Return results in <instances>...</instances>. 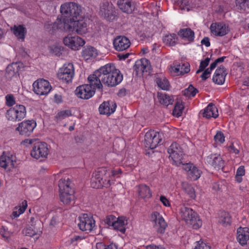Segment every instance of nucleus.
Segmentation results:
<instances>
[{
  "mask_svg": "<svg viewBox=\"0 0 249 249\" xmlns=\"http://www.w3.org/2000/svg\"><path fill=\"white\" fill-rule=\"evenodd\" d=\"M123 75L119 70L116 69L113 64H107L95 71L89 76L88 80L92 88L102 89L103 84L108 87H114L120 84L123 80Z\"/></svg>",
  "mask_w": 249,
  "mask_h": 249,
  "instance_id": "f257e3e1",
  "label": "nucleus"
},
{
  "mask_svg": "<svg viewBox=\"0 0 249 249\" xmlns=\"http://www.w3.org/2000/svg\"><path fill=\"white\" fill-rule=\"evenodd\" d=\"M120 173V169L111 171L107 167L99 168L93 173L91 186L94 188L107 187L111 184V176H114Z\"/></svg>",
  "mask_w": 249,
  "mask_h": 249,
  "instance_id": "f03ea898",
  "label": "nucleus"
},
{
  "mask_svg": "<svg viewBox=\"0 0 249 249\" xmlns=\"http://www.w3.org/2000/svg\"><path fill=\"white\" fill-rule=\"evenodd\" d=\"M178 213L179 216L189 227L197 230L202 226V222L199 216L191 208L182 205Z\"/></svg>",
  "mask_w": 249,
  "mask_h": 249,
  "instance_id": "7ed1b4c3",
  "label": "nucleus"
},
{
  "mask_svg": "<svg viewBox=\"0 0 249 249\" xmlns=\"http://www.w3.org/2000/svg\"><path fill=\"white\" fill-rule=\"evenodd\" d=\"M60 12L65 17L64 19H77L84 17L83 8L78 3L70 2H66L60 6Z\"/></svg>",
  "mask_w": 249,
  "mask_h": 249,
  "instance_id": "20e7f679",
  "label": "nucleus"
},
{
  "mask_svg": "<svg viewBox=\"0 0 249 249\" xmlns=\"http://www.w3.org/2000/svg\"><path fill=\"white\" fill-rule=\"evenodd\" d=\"M26 113V109L24 106L17 105L7 110L5 116L8 121L16 123L25 118Z\"/></svg>",
  "mask_w": 249,
  "mask_h": 249,
  "instance_id": "39448f33",
  "label": "nucleus"
},
{
  "mask_svg": "<svg viewBox=\"0 0 249 249\" xmlns=\"http://www.w3.org/2000/svg\"><path fill=\"white\" fill-rule=\"evenodd\" d=\"M74 76V68L73 64L67 63L64 64L59 69L57 73L58 79L63 83H69L72 82Z\"/></svg>",
  "mask_w": 249,
  "mask_h": 249,
  "instance_id": "423d86ee",
  "label": "nucleus"
},
{
  "mask_svg": "<svg viewBox=\"0 0 249 249\" xmlns=\"http://www.w3.org/2000/svg\"><path fill=\"white\" fill-rule=\"evenodd\" d=\"M68 25H66V31L75 32L79 35H83L88 31L87 23L83 20H80L79 18L77 19H68Z\"/></svg>",
  "mask_w": 249,
  "mask_h": 249,
  "instance_id": "0eeeda50",
  "label": "nucleus"
},
{
  "mask_svg": "<svg viewBox=\"0 0 249 249\" xmlns=\"http://www.w3.org/2000/svg\"><path fill=\"white\" fill-rule=\"evenodd\" d=\"M161 142V135L158 132L150 130L145 134L144 144L147 148L154 149Z\"/></svg>",
  "mask_w": 249,
  "mask_h": 249,
  "instance_id": "6e6552de",
  "label": "nucleus"
},
{
  "mask_svg": "<svg viewBox=\"0 0 249 249\" xmlns=\"http://www.w3.org/2000/svg\"><path fill=\"white\" fill-rule=\"evenodd\" d=\"M99 15L108 21H112L116 17L115 8L111 3L105 2L101 3Z\"/></svg>",
  "mask_w": 249,
  "mask_h": 249,
  "instance_id": "1a4fd4ad",
  "label": "nucleus"
},
{
  "mask_svg": "<svg viewBox=\"0 0 249 249\" xmlns=\"http://www.w3.org/2000/svg\"><path fill=\"white\" fill-rule=\"evenodd\" d=\"M34 92L38 95H47L51 91L52 87L48 81L39 79L33 84Z\"/></svg>",
  "mask_w": 249,
  "mask_h": 249,
  "instance_id": "9d476101",
  "label": "nucleus"
},
{
  "mask_svg": "<svg viewBox=\"0 0 249 249\" xmlns=\"http://www.w3.org/2000/svg\"><path fill=\"white\" fill-rule=\"evenodd\" d=\"M169 157L173 163L177 166L182 164L183 152L179 145L176 142H173L168 149Z\"/></svg>",
  "mask_w": 249,
  "mask_h": 249,
  "instance_id": "9b49d317",
  "label": "nucleus"
},
{
  "mask_svg": "<svg viewBox=\"0 0 249 249\" xmlns=\"http://www.w3.org/2000/svg\"><path fill=\"white\" fill-rule=\"evenodd\" d=\"M79 222L78 226L81 231L89 232L95 226V221L92 216L84 213L79 217Z\"/></svg>",
  "mask_w": 249,
  "mask_h": 249,
  "instance_id": "f8f14e48",
  "label": "nucleus"
},
{
  "mask_svg": "<svg viewBox=\"0 0 249 249\" xmlns=\"http://www.w3.org/2000/svg\"><path fill=\"white\" fill-rule=\"evenodd\" d=\"M49 150L48 145L44 142H38L35 143L31 151V156L36 159L46 158Z\"/></svg>",
  "mask_w": 249,
  "mask_h": 249,
  "instance_id": "ddd939ff",
  "label": "nucleus"
},
{
  "mask_svg": "<svg viewBox=\"0 0 249 249\" xmlns=\"http://www.w3.org/2000/svg\"><path fill=\"white\" fill-rule=\"evenodd\" d=\"M36 126V122L32 120H26L22 121L18 124V126L16 128L20 135L25 137L29 136L33 132Z\"/></svg>",
  "mask_w": 249,
  "mask_h": 249,
  "instance_id": "4468645a",
  "label": "nucleus"
},
{
  "mask_svg": "<svg viewBox=\"0 0 249 249\" xmlns=\"http://www.w3.org/2000/svg\"><path fill=\"white\" fill-rule=\"evenodd\" d=\"M65 45L73 50H79L85 44V41L77 36L68 35L63 39Z\"/></svg>",
  "mask_w": 249,
  "mask_h": 249,
  "instance_id": "2eb2a0df",
  "label": "nucleus"
},
{
  "mask_svg": "<svg viewBox=\"0 0 249 249\" xmlns=\"http://www.w3.org/2000/svg\"><path fill=\"white\" fill-rule=\"evenodd\" d=\"M76 96L83 99H89L93 96L95 90L88 84L82 85L77 87L75 90Z\"/></svg>",
  "mask_w": 249,
  "mask_h": 249,
  "instance_id": "dca6fc26",
  "label": "nucleus"
},
{
  "mask_svg": "<svg viewBox=\"0 0 249 249\" xmlns=\"http://www.w3.org/2000/svg\"><path fill=\"white\" fill-rule=\"evenodd\" d=\"M207 163L216 170L223 169L224 161L219 154H212L206 158Z\"/></svg>",
  "mask_w": 249,
  "mask_h": 249,
  "instance_id": "f3484780",
  "label": "nucleus"
},
{
  "mask_svg": "<svg viewBox=\"0 0 249 249\" xmlns=\"http://www.w3.org/2000/svg\"><path fill=\"white\" fill-rule=\"evenodd\" d=\"M151 220L154 226L157 228L158 231L162 232L167 226V223L162 216L158 212H154L151 215Z\"/></svg>",
  "mask_w": 249,
  "mask_h": 249,
  "instance_id": "a211bd4d",
  "label": "nucleus"
},
{
  "mask_svg": "<svg viewBox=\"0 0 249 249\" xmlns=\"http://www.w3.org/2000/svg\"><path fill=\"white\" fill-rule=\"evenodd\" d=\"M182 168L187 173L188 177L192 180L198 179L201 174V172L197 167L193 163H187L182 164Z\"/></svg>",
  "mask_w": 249,
  "mask_h": 249,
  "instance_id": "6ab92c4d",
  "label": "nucleus"
},
{
  "mask_svg": "<svg viewBox=\"0 0 249 249\" xmlns=\"http://www.w3.org/2000/svg\"><path fill=\"white\" fill-rule=\"evenodd\" d=\"M211 33L215 36H223L227 35L229 29L228 26L223 23H213L210 26Z\"/></svg>",
  "mask_w": 249,
  "mask_h": 249,
  "instance_id": "aec40b11",
  "label": "nucleus"
},
{
  "mask_svg": "<svg viewBox=\"0 0 249 249\" xmlns=\"http://www.w3.org/2000/svg\"><path fill=\"white\" fill-rule=\"evenodd\" d=\"M113 46L116 51H123L130 47V41L124 36H118L114 39Z\"/></svg>",
  "mask_w": 249,
  "mask_h": 249,
  "instance_id": "412c9836",
  "label": "nucleus"
},
{
  "mask_svg": "<svg viewBox=\"0 0 249 249\" xmlns=\"http://www.w3.org/2000/svg\"><path fill=\"white\" fill-rule=\"evenodd\" d=\"M68 19L62 20L57 18L56 20L52 24H47L45 27L50 33H53L57 30H64L66 31V25H68Z\"/></svg>",
  "mask_w": 249,
  "mask_h": 249,
  "instance_id": "4be33fe9",
  "label": "nucleus"
},
{
  "mask_svg": "<svg viewBox=\"0 0 249 249\" xmlns=\"http://www.w3.org/2000/svg\"><path fill=\"white\" fill-rule=\"evenodd\" d=\"M14 157L10 153L3 152L0 157V166L4 169L10 170L14 167Z\"/></svg>",
  "mask_w": 249,
  "mask_h": 249,
  "instance_id": "5701e85b",
  "label": "nucleus"
},
{
  "mask_svg": "<svg viewBox=\"0 0 249 249\" xmlns=\"http://www.w3.org/2000/svg\"><path fill=\"white\" fill-rule=\"evenodd\" d=\"M116 108V105L113 101L104 102L100 105L99 111L100 114L109 115L114 113Z\"/></svg>",
  "mask_w": 249,
  "mask_h": 249,
  "instance_id": "b1692460",
  "label": "nucleus"
},
{
  "mask_svg": "<svg viewBox=\"0 0 249 249\" xmlns=\"http://www.w3.org/2000/svg\"><path fill=\"white\" fill-rule=\"evenodd\" d=\"M237 240L242 246L247 244L249 240V229L248 228L239 227L237 231Z\"/></svg>",
  "mask_w": 249,
  "mask_h": 249,
  "instance_id": "393cba45",
  "label": "nucleus"
},
{
  "mask_svg": "<svg viewBox=\"0 0 249 249\" xmlns=\"http://www.w3.org/2000/svg\"><path fill=\"white\" fill-rule=\"evenodd\" d=\"M227 75L225 69L222 67L217 68L213 76V82L217 85H222L225 80V77Z\"/></svg>",
  "mask_w": 249,
  "mask_h": 249,
  "instance_id": "a878e982",
  "label": "nucleus"
},
{
  "mask_svg": "<svg viewBox=\"0 0 249 249\" xmlns=\"http://www.w3.org/2000/svg\"><path fill=\"white\" fill-rule=\"evenodd\" d=\"M117 5L123 12L131 14L135 9L134 4L130 0H118Z\"/></svg>",
  "mask_w": 249,
  "mask_h": 249,
  "instance_id": "bb28decb",
  "label": "nucleus"
},
{
  "mask_svg": "<svg viewBox=\"0 0 249 249\" xmlns=\"http://www.w3.org/2000/svg\"><path fill=\"white\" fill-rule=\"evenodd\" d=\"M135 67L137 72L141 73L149 72L151 68L149 61L145 58L136 61Z\"/></svg>",
  "mask_w": 249,
  "mask_h": 249,
  "instance_id": "cd10ccee",
  "label": "nucleus"
},
{
  "mask_svg": "<svg viewBox=\"0 0 249 249\" xmlns=\"http://www.w3.org/2000/svg\"><path fill=\"white\" fill-rule=\"evenodd\" d=\"M98 54L97 49L90 46L85 47L82 52V56L86 60L95 59Z\"/></svg>",
  "mask_w": 249,
  "mask_h": 249,
  "instance_id": "c85d7f7f",
  "label": "nucleus"
},
{
  "mask_svg": "<svg viewBox=\"0 0 249 249\" xmlns=\"http://www.w3.org/2000/svg\"><path fill=\"white\" fill-rule=\"evenodd\" d=\"M20 69L19 63H13L9 65L6 70V76L7 78L12 79L19 76L18 71Z\"/></svg>",
  "mask_w": 249,
  "mask_h": 249,
  "instance_id": "c756f323",
  "label": "nucleus"
},
{
  "mask_svg": "<svg viewBox=\"0 0 249 249\" xmlns=\"http://www.w3.org/2000/svg\"><path fill=\"white\" fill-rule=\"evenodd\" d=\"M203 116L207 119L211 117L216 118L218 116V111L216 106L211 103L204 109Z\"/></svg>",
  "mask_w": 249,
  "mask_h": 249,
  "instance_id": "7c9ffc66",
  "label": "nucleus"
},
{
  "mask_svg": "<svg viewBox=\"0 0 249 249\" xmlns=\"http://www.w3.org/2000/svg\"><path fill=\"white\" fill-rule=\"evenodd\" d=\"M137 191L139 196L141 198H149L152 196L150 188L145 184H141L137 186Z\"/></svg>",
  "mask_w": 249,
  "mask_h": 249,
  "instance_id": "2f4dec72",
  "label": "nucleus"
},
{
  "mask_svg": "<svg viewBox=\"0 0 249 249\" xmlns=\"http://www.w3.org/2000/svg\"><path fill=\"white\" fill-rule=\"evenodd\" d=\"M179 35L184 40L188 42H191L194 40L195 33L190 28H187L180 30Z\"/></svg>",
  "mask_w": 249,
  "mask_h": 249,
  "instance_id": "473e14b6",
  "label": "nucleus"
},
{
  "mask_svg": "<svg viewBox=\"0 0 249 249\" xmlns=\"http://www.w3.org/2000/svg\"><path fill=\"white\" fill-rule=\"evenodd\" d=\"M71 181L69 178L66 176L60 179L58 183L59 192L63 191H71L72 190L71 187Z\"/></svg>",
  "mask_w": 249,
  "mask_h": 249,
  "instance_id": "72a5a7b5",
  "label": "nucleus"
},
{
  "mask_svg": "<svg viewBox=\"0 0 249 249\" xmlns=\"http://www.w3.org/2000/svg\"><path fill=\"white\" fill-rule=\"evenodd\" d=\"M60 200L66 205L71 204V202L74 200L73 191H63L60 192Z\"/></svg>",
  "mask_w": 249,
  "mask_h": 249,
  "instance_id": "f704fd0d",
  "label": "nucleus"
},
{
  "mask_svg": "<svg viewBox=\"0 0 249 249\" xmlns=\"http://www.w3.org/2000/svg\"><path fill=\"white\" fill-rule=\"evenodd\" d=\"M14 34L18 39L24 40L26 33V28L23 25H15L12 28Z\"/></svg>",
  "mask_w": 249,
  "mask_h": 249,
  "instance_id": "c9c22d12",
  "label": "nucleus"
},
{
  "mask_svg": "<svg viewBox=\"0 0 249 249\" xmlns=\"http://www.w3.org/2000/svg\"><path fill=\"white\" fill-rule=\"evenodd\" d=\"M126 224L125 218L124 217H119L115 219L113 224L114 229L120 231L122 233H124L125 231V226Z\"/></svg>",
  "mask_w": 249,
  "mask_h": 249,
  "instance_id": "e433bc0d",
  "label": "nucleus"
},
{
  "mask_svg": "<svg viewBox=\"0 0 249 249\" xmlns=\"http://www.w3.org/2000/svg\"><path fill=\"white\" fill-rule=\"evenodd\" d=\"M155 81L160 89L164 90H168L170 89V85L167 78L163 76H158L156 77Z\"/></svg>",
  "mask_w": 249,
  "mask_h": 249,
  "instance_id": "4c0bfd02",
  "label": "nucleus"
},
{
  "mask_svg": "<svg viewBox=\"0 0 249 249\" xmlns=\"http://www.w3.org/2000/svg\"><path fill=\"white\" fill-rule=\"evenodd\" d=\"M158 98L161 104L167 106L170 104H172L174 101L171 96L163 93H158Z\"/></svg>",
  "mask_w": 249,
  "mask_h": 249,
  "instance_id": "58836bf2",
  "label": "nucleus"
},
{
  "mask_svg": "<svg viewBox=\"0 0 249 249\" xmlns=\"http://www.w3.org/2000/svg\"><path fill=\"white\" fill-rule=\"evenodd\" d=\"M27 207V202L26 200H23L20 206L18 207L15 208L14 211L12 213L13 216L15 218L18 217L25 212Z\"/></svg>",
  "mask_w": 249,
  "mask_h": 249,
  "instance_id": "ea45409f",
  "label": "nucleus"
},
{
  "mask_svg": "<svg viewBox=\"0 0 249 249\" xmlns=\"http://www.w3.org/2000/svg\"><path fill=\"white\" fill-rule=\"evenodd\" d=\"M184 106L182 101H177L175 105L173 110V115L176 117H179L181 116Z\"/></svg>",
  "mask_w": 249,
  "mask_h": 249,
  "instance_id": "a19ab883",
  "label": "nucleus"
},
{
  "mask_svg": "<svg viewBox=\"0 0 249 249\" xmlns=\"http://www.w3.org/2000/svg\"><path fill=\"white\" fill-rule=\"evenodd\" d=\"M182 187L185 192L193 199H195L196 197L194 188L190 185L186 183H183Z\"/></svg>",
  "mask_w": 249,
  "mask_h": 249,
  "instance_id": "79ce46f5",
  "label": "nucleus"
},
{
  "mask_svg": "<svg viewBox=\"0 0 249 249\" xmlns=\"http://www.w3.org/2000/svg\"><path fill=\"white\" fill-rule=\"evenodd\" d=\"M177 36L175 34L165 36L163 39V42L169 46H174L176 43Z\"/></svg>",
  "mask_w": 249,
  "mask_h": 249,
  "instance_id": "37998d69",
  "label": "nucleus"
},
{
  "mask_svg": "<svg viewBox=\"0 0 249 249\" xmlns=\"http://www.w3.org/2000/svg\"><path fill=\"white\" fill-rule=\"evenodd\" d=\"M71 115V112L70 110H65L59 111L55 116L57 121H61L63 119Z\"/></svg>",
  "mask_w": 249,
  "mask_h": 249,
  "instance_id": "c03bdc74",
  "label": "nucleus"
},
{
  "mask_svg": "<svg viewBox=\"0 0 249 249\" xmlns=\"http://www.w3.org/2000/svg\"><path fill=\"white\" fill-rule=\"evenodd\" d=\"M96 249H118V246L115 244L111 243L107 245L103 243H97L96 244Z\"/></svg>",
  "mask_w": 249,
  "mask_h": 249,
  "instance_id": "a18cd8bd",
  "label": "nucleus"
},
{
  "mask_svg": "<svg viewBox=\"0 0 249 249\" xmlns=\"http://www.w3.org/2000/svg\"><path fill=\"white\" fill-rule=\"evenodd\" d=\"M197 90L192 85H190L188 88L184 91V95L188 97H194L196 95Z\"/></svg>",
  "mask_w": 249,
  "mask_h": 249,
  "instance_id": "49530a36",
  "label": "nucleus"
},
{
  "mask_svg": "<svg viewBox=\"0 0 249 249\" xmlns=\"http://www.w3.org/2000/svg\"><path fill=\"white\" fill-rule=\"evenodd\" d=\"M12 232L9 231L8 229L5 227H2L0 229V235L6 240H8L11 237Z\"/></svg>",
  "mask_w": 249,
  "mask_h": 249,
  "instance_id": "de8ad7c7",
  "label": "nucleus"
},
{
  "mask_svg": "<svg viewBox=\"0 0 249 249\" xmlns=\"http://www.w3.org/2000/svg\"><path fill=\"white\" fill-rule=\"evenodd\" d=\"M6 105L8 107H12L16 104L15 98L11 94H7L5 96Z\"/></svg>",
  "mask_w": 249,
  "mask_h": 249,
  "instance_id": "09e8293b",
  "label": "nucleus"
},
{
  "mask_svg": "<svg viewBox=\"0 0 249 249\" xmlns=\"http://www.w3.org/2000/svg\"><path fill=\"white\" fill-rule=\"evenodd\" d=\"M210 61V58L207 57L205 60H202L200 62L199 69L196 71V73H198L203 71L204 69L208 65Z\"/></svg>",
  "mask_w": 249,
  "mask_h": 249,
  "instance_id": "8fccbe9b",
  "label": "nucleus"
},
{
  "mask_svg": "<svg viewBox=\"0 0 249 249\" xmlns=\"http://www.w3.org/2000/svg\"><path fill=\"white\" fill-rule=\"evenodd\" d=\"M178 67H179V71L180 75L187 73L190 71V65L188 63L178 65Z\"/></svg>",
  "mask_w": 249,
  "mask_h": 249,
  "instance_id": "3c124183",
  "label": "nucleus"
},
{
  "mask_svg": "<svg viewBox=\"0 0 249 249\" xmlns=\"http://www.w3.org/2000/svg\"><path fill=\"white\" fill-rule=\"evenodd\" d=\"M215 141L219 143H222L225 142V136L221 131H218L214 137Z\"/></svg>",
  "mask_w": 249,
  "mask_h": 249,
  "instance_id": "603ef678",
  "label": "nucleus"
},
{
  "mask_svg": "<svg viewBox=\"0 0 249 249\" xmlns=\"http://www.w3.org/2000/svg\"><path fill=\"white\" fill-rule=\"evenodd\" d=\"M238 3L240 9L244 11L249 8V1L248 0H238Z\"/></svg>",
  "mask_w": 249,
  "mask_h": 249,
  "instance_id": "864d4df0",
  "label": "nucleus"
},
{
  "mask_svg": "<svg viewBox=\"0 0 249 249\" xmlns=\"http://www.w3.org/2000/svg\"><path fill=\"white\" fill-rule=\"evenodd\" d=\"M194 249H211L210 247L201 240L196 242V245Z\"/></svg>",
  "mask_w": 249,
  "mask_h": 249,
  "instance_id": "5fc2aeb1",
  "label": "nucleus"
},
{
  "mask_svg": "<svg viewBox=\"0 0 249 249\" xmlns=\"http://www.w3.org/2000/svg\"><path fill=\"white\" fill-rule=\"evenodd\" d=\"M23 233L28 236L32 237L36 234V231L31 227L26 228L23 231Z\"/></svg>",
  "mask_w": 249,
  "mask_h": 249,
  "instance_id": "6e6d98bb",
  "label": "nucleus"
},
{
  "mask_svg": "<svg viewBox=\"0 0 249 249\" xmlns=\"http://www.w3.org/2000/svg\"><path fill=\"white\" fill-rule=\"evenodd\" d=\"M169 70L171 74L174 76H178L180 75L178 65L176 66H171Z\"/></svg>",
  "mask_w": 249,
  "mask_h": 249,
  "instance_id": "4d7b16f0",
  "label": "nucleus"
},
{
  "mask_svg": "<svg viewBox=\"0 0 249 249\" xmlns=\"http://www.w3.org/2000/svg\"><path fill=\"white\" fill-rule=\"evenodd\" d=\"M160 200L162 204L165 207H171V203L169 200L164 196H161L160 198Z\"/></svg>",
  "mask_w": 249,
  "mask_h": 249,
  "instance_id": "13d9d810",
  "label": "nucleus"
},
{
  "mask_svg": "<svg viewBox=\"0 0 249 249\" xmlns=\"http://www.w3.org/2000/svg\"><path fill=\"white\" fill-rule=\"evenodd\" d=\"M115 216L110 215L107 217L106 218V223L109 225L113 227V224L116 219Z\"/></svg>",
  "mask_w": 249,
  "mask_h": 249,
  "instance_id": "bf43d9fd",
  "label": "nucleus"
},
{
  "mask_svg": "<svg viewBox=\"0 0 249 249\" xmlns=\"http://www.w3.org/2000/svg\"><path fill=\"white\" fill-rule=\"evenodd\" d=\"M147 249H165L164 248L161 246H157L155 244H152L147 246Z\"/></svg>",
  "mask_w": 249,
  "mask_h": 249,
  "instance_id": "052dcab7",
  "label": "nucleus"
},
{
  "mask_svg": "<svg viewBox=\"0 0 249 249\" xmlns=\"http://www.w3.org/2000/svg\"><path fill=\"white\" fill-rule=\"evenodd\" d=\"M236 175L237 176H243L245 175L244 167L243 166L239 167L237 170Z\"/></svg>",
  "mask_w": 249,
  "mask_h": 249,
  "instance_id": "680f3d73",
  "label": "nucleus"
},
{
  "mask_svg": "<svg viewBox=\"0 0 249 249\" xmlns=\"http://www.w3.org/2000/svg\"><path fill=\"white\" fill-rule=\"evenodd\" d=\"M202 45H205L206 47H209L210 46V39L208 37H204L201 41Z\"/></svg>",
  "mask_w": 249,
  "mask_h": 249,
  "instance_id": "e2e57ef3",
  "label": "nucleus"
},
{
  "mask_svg": "<svg viewBox=\"0 0 249 249\" xmlns=\"http://www.w3.org/2000/svg\"><path fill=\"white\" fill-rule=\"evenodd\" d=\"M82 239V237L81 236L79 235H74L72 238H71V242H74Z\"/></svg>",
  "mask_w": 249,
  "mask_h": 249,
  "instance_id": "0e129e2a",
  "label": "nucleus"
},
{
  "mask_svg": "<svg viewBox=\"0 0 249 249\" xmlns=\"http://www.w3.org/2000/svg\"><path fill=\"white\" fill-rule=\"evenodd\" d=\"M210 75L207 73V71H204L203 73L202 74L201 77L203 80H206Z\"/></svg>",
  "mask_w": 249,
  "mask_h": 249,
  "instance_id": "69168bd1",
  "label": "nucleus"
},
{
  "mask_svg": "<svg viewBox=\"0 0 249 249\" xmlns=\"http://www.w3.org/2000/svg\"><path fill=\"white\" fill-rule=\"evenodd\" d=\"M129 55V53H126L124 54H120L119 55V58L120 60H125V59H126L128 57Z\"/></svg>",
  "mask_w": 249,
  "mask_h": 249,
  "instance_id": "338daca9",
  "label": "nucleus"
},
{
  "mask_svg": "<svg viewBox=\"0 0 249 249\" xmlns=\"http://www.w3.org/2000/svg\"><path fill=\"white\" fill-rule=\"evenodd\" d=\"M217 64V62H216V61H214L213 63H212L211 64L210 67H209L210 69L212 70H213L216 67Z\"/></svg>",
  "mask_w": 249,
  "mask_h": 249,
  "instance_id": "774afa93",
  "label": "nucleus"
}]
</instances>
